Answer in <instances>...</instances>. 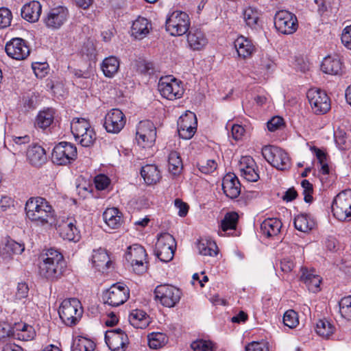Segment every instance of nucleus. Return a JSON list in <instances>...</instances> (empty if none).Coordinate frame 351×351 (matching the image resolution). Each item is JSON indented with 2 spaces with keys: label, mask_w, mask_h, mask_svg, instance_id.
<instances>
[{
  "label": "nucleus",
  "mask_w": 351,
  "mask_h": 351,
  "mask_svg": "<svg viewBox=\"0 0 351 351\" xmlns=\"http://www.w3.org/2000/svg\"><path fill=\"white\" fill-rule=\"evenodd\" d=\"M27 218L39 226L55 224V212L49 203L40 197H31L25 204Z\"/></svg>",
  "instance_id": "f257e3e1"
},
{
  "label": "nucleus",
  "mask_w": 351,
  "mask_h": 351,
  "mask_svg": "<svg viewBox=\"0 0 351 351\" xmlns=\"http://www.w3.org/2000/svg\"><path fill=\"white\" fill-rule=\"evenodd\" d=\"M58 313L60 318L66 325H75L83 313L81 302L75 298L65 299L59 307Z\"/></svg>",
  "instance_id": "f03ea898"
},
{
  "label": "nucleus",
  "mask_w": 351,
  "mask_h": 351,
  "mask_svg": "<svg viewBox=\"0 0 351 351\" xmlns=\"http://www.w3.org/2000/svg\"><path fill=\"white\" fill-rule=\"evenodd\" d=\"M191 25L189 15L180 10L170 13L165 21L166 31L173 36H181L185 34Z\"/></svg>",
  "instance_id": "7ed1b4c3"
},
{
  "label": "nucleus",
  "mask_w": 351,
  "mask_h": 351,
  "mask_svg": "<svg viewBox=\"0 0 351 351\" xmlns=\"http://www.w3.org/2000/svg\"><path fill=\"white\" fill-rule=\"evenodd\" d=\"M71 130L76 141L84 147L92 145L96 139L95 133L90 128L89 122L83 118L73 119L71 123Z\"/></svg>",
  "instance_id": "20e7f679"
},
{
  "label": "nucleus",
  "mask_w": 351,
  "mask_h": 351,
  "mask_svg": "<svg viewBox=\"0 0 351 351\" xmlns=\"http://www.w3.org/2000/svg\"><path fill=\"white\" fill-rule=\"evenodd\" d=\"M155 299L163 306L174 307L180 300L182 291L178 288L170 285H160L154 289Z\"/></svg>",
  "instance_id": "39448f33"
},
{
  "label": "nucleus",
  "mask_w": 351,
  "mask_h": 351,
  "mask_svg": "<svg viewBox=\"0 0 351 351\" xmlns=\"http://www.w3.org/2000/svg\"><path fill=\"white\" fill-rule=\"evenodd\" d=\"M262 155L269 164L278 169L286 170L291 166L288 154L280 147L265 146L262 149Z\"/></svg>",
  "instance_id": "423d86ee"
},
{
  "label": "nucleus",
  "mask_w": 351,
  "mask_h": 351,
  "mask_svg": "<svg viewBox=\"0 0 351 351\" xmlns=\"http://www.w3.org/2000/svg\"><path fill=\"white\" fill-rule=\"evenodd\" d=\"M158 89L163 97L169 100L180 99L184 91L182 82L171 75L160 77Z\"/></svg>",
  "instance_id": "0eeeda50"
},
{
  "label": "nucleus",
  "mask_w": 351,
  "mask_h": 351,
  "mask_svg": "<svg viewBox=\"0 0 351 351\" xmlns=\"http://www.w3.org/2000/svg\"><path fill=\"white\" fill-rule=\"evenodd\" d=\"M176 246L175 239L171 234L167 232L162 233L158 237L155 255L160 261L168 263L173 258Z\"/></svg>",
  "instance_id": "6e6552de"
},
{
  "label": "nucleus",
  "mask_w": 351,
  "mask_h": 351,
  "mask_svg": "<svg viewBox=\"0 0 351 351\" xmlns=\"http://www.w3.org/2000/svg\"><path fill=\"white\" fill-rule=\"evenodd\" d=\"M334 216L339 221L348 220L351 217V190L340 192L335 197L332 204Z\"/></svg>",
  "instance_id": "1a4fd4ad"
},
{
  "label": "nucleus",
  "mask_w": 351,
  "mask_h": 351,
  "mask_svg": "<svg viewBox=\"0 0 351 351\" xmlns=\"http://www.w3.org/2000/svg\"><path fill=\"white\" fill-rule=\"evenodd\" d=\"M36 335L34 328L25 323L15 324L12 328L9 325L0 326V338L13 337L22 341H29Z\"/></svg>",
  "instance_id": "9d476101"
},
{
  "label": "nucleus",
  "mask_w": 351,
  "mask_h": 351,
  "mask_svg": "<svg viewBox=\"0 0 351 351\" xmlns=\"http://www.w3.org/2000/svg\"><path fill=\"white\" fill-rule=\"evenodd\" d=\"M129 296V288L122 282H117L104 293L103 299L110 306H118L125 302Z\"/></svg>",
  "instance_id": "9b49d317"
},
{
  "label": "nucleus",
  "mask_w": 351,
  "mask_h": 351,
  "mask_svg": "<svg viewBox=\"0 0 351 351\" xmlns=\"http://www.w3.org/2000/svg\"><path fill=\"white\" fill-rule=\"evenodd\" d=\"M309 104L316 114H323L330 109V101L326 93L318 88H311L306 93Z\"/></svg>",
  "instance_id": "f8f14e48"
},
{
  "label": "nucleus",
  "mask_w": 351,
  "mask_h": 351,
  "mask_svg": "<svg viewBox=\"0 0 351 351\" xmlns=\"http://www.w3.org/2000/svg\"><path fill=\"white\" fill-rule=\"evenodd\" d=\"M77 157V149L72 144L61 142L53 149L51 160L58 165H64L74 160Z\"/></svg>",
  "instance_id": "ddd939ff"
},
{
  "label": "nucleus",
  "mask_w": 351,
  "mask_h": 351,
  "mask_svg": "<svg viewBox=\"0 0 351 351\" xmlns=\"http://www.w3.org/2000/svg\"><path fill=\"white\" fill-rule=\"evenodd\" d=\"M274 25L276 28L284 34L294 33L298 27L296 16L287 10H280L276 12Z\"/></svg>",
  "instance_id": "4468645a"
},
{
  "label": "nucleus",
  "mask_w": 351,
  "mask_h": 351,
  "mask_svg": "<svg viewBox=\"0 0 351 351\" xmlns=\"http://www.w3.org/2000/svg\"><path fill=\"white\" fill-rule=\"evenodd\" d=\"M156 128L154 124L148 120L141 121L136 129V139L143 147H149L155 142Z\"/></svg>",
  "instance_id": "2eb2a0df"
},
{
  "label": "nucleus",
  "mask_w": 351,
  "mask_h": 351,
  "mask_svg": "<svg viewBox=\"0 0 351 351\" xmlns=\"http://www.w3.org/2000/svg\"><path fill=\"white\" fill-rule=\"evenodd\" d=\"M197 118L195 113L189 112L182 115L178 121L179 136L184 139L191 138L197 130Z\"/></svg>",
  "instance_id": "dca6fc26"
},
{
  "label": "nucleus",
  "mask_w": 351,
  "mask_h": 351,
  "mask_svg": "<svg viewBox=\"0 0 351 351\" xmlns=\"http://www.w3.org/2000/svg\"><path fill=\"white\" fill-rule=\"evenodd\" d=\"M125 122L126 118L122 111L114 108L106 114L104 125L108 132L118 134L124 128Z\"/></svg>",
  "instance_id": "f3484780"
},
{
  "label": "nucleus",
  "mask_w": 351,
  "mask_h": 351,
  "mask_svg": "<svg viewBox=\"0 0 351 351\" xmlns=\"http://www.w3.org/2000/svg\"><path fill=\"white\" fill-rule=\"evenodd\" d=\"M7 55L15 60H25L29 55L30 50L25 40L14 38L5 47Z\"/></svg>",
  "instance_id": "a211bd4d"
},
{
  "label": "nucleus",
  "mask_w": 351,
  "mask_h": 351,
  "mask_svg": "<svg viewBox=\"0 0 351 351\" xmlns=\"http://www.w3.org/2000/svg\"><path fill=\"white\" fill-rule=\"evenodd\" d=\"M105 341L112 351H123L128 343V337L121 329H112L106 331Z\"/></svg>",
  "instance_id": "6ab92c4d"
},
{
  "label": "nucleus",
  "mask_w": 351,
  "mask_h": 351,
  "mask_svg": "<svg viewBox=\"0 0 351 351\" xmlns=\"http://www.w3.org/2000/svg\"><path fill=\"white\" fill-rule=\"evenodd\" d=\"M68 16V10L63 6H58L49 11L44 18V23L51 29H58L66 21Z\"/></svg>",
  "instance_id": "aec40b11"
},
{
  "label": "nucleus",
  "mask_w": 351,
  "mask_h": 351,
  "mask_svg": "<svg viewBox=\"0 0 351 351\" xmlns=\"http://www.w3.org/2000/svg\"><path fill=\"white\" fill-rule=\"evenodd\" d=\"M300 279L306 285L308 290L317 292L322 278L318 272L312 267L302 266Z\"/></svg>",
  "instance_id": "412c9836"
},
{
  "label": "nucleus",
  "mask_w": 351,
  "mask_h": 351,
  "mask_svg": "<svg viewBox=\"0 0 351 351\" xmlns=\"http://www.w3.org/2000/svg\"><path fill=\"white\" fill-rule=\"evenodd\" d=\"M222 189L226 195L231 199L237 198L241 193V184L234 173H227L222 180Z\"/></svg>",
  "instance_id": "4be33fe9"
},
{
  "label": "nucleus",
  "mask_w": 351,
  "mask_h": 351,
  "mask_svg": "<svg viewBox=\"0 0 351 351\" xmlns=\"http://www.w3.org/2000/svg\"><path fill=\"white\" fill-rule=\"evenodd\" d=\"M256 163L250 156H243L241 158L239 168L241 176L250 182H256L259 176L255 170Z\"/></svg>",
  "instance_id": "5701e85b"
},
{
  "label": "nucleus",
  "mask_w": 351,
  "mask_h": 351,
  "mask_svg": "<svg viewBox=\"0 0 351 351\" xmlns=\"http://www.w3.org/2000/svg\"><path fill=\"white\" fill-rule=\"evenodd\" d=\"M66 269V265H40L38 273L42 278L53 280L63 275Z\"/></svg>",
  "instance_id": "b1692460"
},
{
  "label": "nucleus",
  "mask_w": 351,
  "mask_h": 351,
  "mask_svg": "<svg viewBox=\"0 0 351 351\" xmlns=\"http://www.w3.org/2000/svg\"><path fill=\"white\" fill-rule=\"evenodd\" d=\"M147 252L139 244H134L127 248L125 254V260L130 263H147Z\"/></svg>",
  "instance_id": "393cba45"
},
{
  "label": "nucleus",
  "mask_w": 351,
  "mask_h": 351,
  "mask_svg": "<svg viewBox=\"0 0 351 351\" xmlns=\"http://www.w3.org/2000/svg\"><path fill=\"white\" fill-rule=\"evenodd\" d=\"M42 12L39 1H32L25 4L21 9V16L28 22L35 23L38 21Z\"/></svg>",
  "instance_id": "a878e982"
},
{
  "label": "nucleus",
  "mask_w": 351,
  "mask_h": 351,
  "mask_svg": "<svg viewBox=\"0 0 351 351\" xmlns=\"http://www.w3.org/2000/svg\"><path fill=\"white\" fill-rule=\"evenodd\" d=\"M76 221L67 219L58 225V230L63 239L77 241L79 239V231L75 226Z\"/></svg>",
  "instance_id": "bb28decb"
},
{
  "label": "nucleus",
  "mask_w": 351,
  "mask_h": 351,
  "mask_svg": "<svg viewBox=\"0 0 351 351\" xmlns=\"http://www.w3.org/2000/svg\"><path fill=\"white\" fill-rule=\"evenodd\" d=\"M25 250L23 244L12 239H8L0 251V256L5 261H9L14 255L21 254Z\"/></svg>",
  "instance_id": "cd10ccee"
},
{
  "label": "nucleus",
  "mask_w": 351,
  "mask_h": 351,
  "mask_svg": "<svg viewBox=\"0 0 351 351\" xmlns=\"http://www.w3.org/2000/svg\"><path fill=\"white\" fill-rule=\"evenodd\" d=\"M187 43L191 49L201 50L207 45L208 40L201 30L192 28L187 35Z\"/></svg>",
  "instance_id": "c85d7f7f"
},
{
  "label": "nucleus",
  "mask_w": 351,
  "mask_h": 351,
  "mask_svg": "<svg viewBox=\"0 0 351 351\" xmlns=\"http://www.w3.org/2000/svg\"><path fill=\"white\" fill-rule=\"evenodd\" d=\"M234 47L238 56L243 59L250 58L255 51V47L252 40L243 36L235 40Z\"/></svg>",
  "instance_id": "c756f323"
},
{
  "label": "nucleus",
  "mask_w": 351,
  "mask_h": 351,
  "mask_svg": "<svg viewBox=\"0 0 351 351\" xmlns=\"http://www.w3.org/2000/svg\"><path fill=\"white\" fill-rule=\"evenodd\" d=\"M150 29L151 24L147 19L138 17L132 23L131 34L136 39L141 40L149 33Z\"/></svg>",
  "instance_id": "7c9ffc66"
},
{
  "label": "nucleus",
  "mask_w": 351,
  "mask_h": 351,
  "mask_svg": "<svg viewBox=\"0 0 351 351\" xmlns=\"http://www.w3.org/2000/svg\"><path fill=\"white\" fill-rule=\"evenodd\" d=\"M27 158L30 164L36 167L42 165L47 160L45 149L38 145H33L29 147Z\"/></svg>",
  "instance_id": "2f4dec72"
},
{
  "label": "nucleus",
  "mask_w": 351,
  "mask_h": 351,
  "mask_svg": "<svg viewBox=\"0 0 351 351\" xmlns=\"http://www.w3.org/2000/svg\"><path fill=\"white\" fill-rule=\"evenodd\" d=\"M141 175L147 184H155L161 179L160 171L155 165H146L141 168Z\"/></svg>",
  "instance_id": "473e14b6"
},
{
  "label": "nucleus",
  "mask_w": 351,
  "mask_h": 351,
  "mask_svg": "<svg viewBox=\"0 0 351 351\" xmlns=\"http://www.w3.org/2000/svg\"><path fill=\"white\" fill-rule=\"evenodd\" d=\"M282 222L276 218H268L261 224V230L267 237L276 236L280 232Z\"/></svg>",
  "instance_id": "72a5a7b5"
},
{
  "label": "nucleus",
  "mask_w": 351,
  "mask_h": 351,
  "mask_svg": "<svg viewBox=\"0 0 351 351\" xmlns=\"http://www.w3.org/2000/svg\"><path fill=\"white\" fill-rule=\"evenodd\" d=\"M321 69L325 73L337 75L341 70V62L337 56H328L324 58Z\"/></svg>",
  "instance_id": "f704fd0d"
},
{
  "label": "nucleus",
  "mask_w": 351,
  "mask_h": 351,
  "mask_svg": "<svg viewBox=\"0 0 351 351\" xmlns=\"http://www.w3.org/2000/svg\"><path fill=\"white\" fill-rule=\"evenodd\" d=\"M130 324L136 328H145L150 323V318L142 310H133L129 315Z\"/></svg>",
  "instance_id": "c9c22d12"
},
{
  "label": "nucleus",
  "mask_w": 351,
  "mask_h": 351,
  "mask_svg": "<svg viewBox=\"0 0 351 351\" xmlns=\"http://www.w3.org/2000/svg\"><path fill=\"white\" fill-rule=\"evenodd\" d=\"M106 223L112 229L118 228L122 223V216L116 208H107L103 214Z\"/></svg>",
  "instance_id": "e433bc0d"
},
{
  "label": "nucleus",
  "mask_w": 351,
  "mask_h": 351,
  "mask_svg": "<svg viewBox=\"0 0 351 351\" xmlns=\"http://www.w3.org/2000/svg\"><path fill=\"white\" fill-rule=\"evenodd\" d=\"M197 247L199 253L205 256H215L219 253V249L215 242L210 240H200Z\"/></svg>",
  "instance_id": "4c0bfd02"
},
{
  "label": "nucleus",
  "mask_w": 351,
  "mask_h": 351,
  "mask_svg": "<svg viewBox=\"0 0 351 351\" xmlns=\"http://www.w3.org/2000/svg\"><path fill=\"white\" fill-rule=\"evenodd\" d=\"M101 67L106 77H112L119 69V61L116 57L110 56L103 60Z\"/></svg>",
  "instance_id": "58836bf2"
},
{
  "label": "nucleus",
  "mask_w": 351,
  "mask_h": 351,
  "mask_svg": "<svg viewBox=\"0 0 351 351\" xmlns=\"http://www.w3.org/2000/svg\"><path fill=\"white\" fill-rule=\"evenodd\" d=\"M295 228L301 232H307L315 226V221L307 215H299L294 219Z\"/></svg>",
  "instance_id": "ea45409f"
},
{
  "label": "nucleus",
  "mask_w": 351,
  "mask_h": 351,
  "mask_svg": "<svg viewBox=\"0 0 351 351\" xmlns=\"http://www.w3.org/2000/svg\"><path fill=\"white\" fill-rule=\"evenodd\" d=\"M169 171V172L176 176L179 175L183 168V164L180 155L176 151H172L169 154L168 157Z\"/></svg>",
  "instance_id": "a19ab883"
},
{
  "label": "nucleus",
  "mask_w": 351,
  "mask_h": 351,
  "mask_svg": "<svg viewBox=\"0 0 351 351\" xmlns=\"http://www.w3.org/2000/svg\"><path fill=\"white\" fill-rule=\"evenodd\" d=\"M335 330V326L326 319H319L316 324V333L323 338L328 339Z\"/></svg>",
  "instance_id": "79ce46f5"
},
{
  "label": "nucleus",
  "mask_w": 351,
  "mask_h": 351,
  "mask_svg": "<svg viewBox=\"0 0 351 351\" xmlns=\"http://www.w3.org/2000/svg\"><path fill=\"white\" fill-rule=\"evenodd\" d=\"M148 345L152 349H158L168 342L167 336L162 332H152L147 336Z\"/></svg>",
  "instance_id": "37998d69"
},
{
  "label": "nucleus",
  "mask_w": 351,
  "mask_h": 351,
  "mask_svg": "<svg viewBox=\"0 0 351 351\" xmlns=\"http://www.w3.org/2000/svg\"><path fill=\"white\" fill-rule=\"evenodd\" d=\"M40 258L44 263H60L64 260V256L58 250L50 248L43 252Z\"/></svg>",
  "instance_id": "c03bdc74"
},
{
  "label": "nucleus",
  "mask_w": 351,
  "mask_h": 351,
  "mask_svg": "<svg viewBox=\"0 0 351 351\" xmlns=\"http://www.w3.org/2000/svg\"><path fill=\"white\" fill-rule=\"evenodd\" d=\"M95 343L91 340L78 337L73 343L71 351H93L95 350Z\"/></svg>",
  "instance_id": "a18cd8bd"
},
{
  "label": "nucleus",
  "mask_w": 351,
  "mask_h": 351,
  "mask_svg": "<svg viewBox=\"0 0 351 351\" xmlns=\"http://www.w3.org/2000/svg\"><path fill=\"white\" fill-rule=\"evenodd\" d=\"M53 120V110L47 109L40 112L36 118V125L38 128L45 129L49 127Z\"/></svg>",
  "instance_id": "49530a36"
},
{
  "label": "nucleus",
  "mask_w": 351,
  "mask_h": 351,
  "mask_svg": "<svg viewBox=\"0 0 351 351\" xmlns=\"http://www.w3.org/2000/svg\"><path fill=\"white\" fill-rule=\"evenodd\" d=\"M239 216L234 212L226 213L221 221V230L226 232L229 230H235L238 221Z\"/></svg>",
  "instance_id": "de8ad7c7"
},
{
  "label": "nucleus",
  "mask_w": 351,
  "mask_h": 351,
  "mask_svg": "<svg viewBox=\"0 0 351 351\" xmlns=\"http://www.w3.org/2000/svg\"><path fill=\"white\" fill-rule=\"evenodd\" d=\"M191 348L193 351H215L217 349L215 343L204 339H197L193 341Z\"/></svg>",
  "instance_id": "09e8293b"
},
{
  "label": "nucleus",
  "mask_w": 351,
  "mask_h": 351,
  "mask_svg": "<svg viewBox=\"0 0 351 351\" xmlns=\"http://www.w3.org/2000/svg\"><path fill=\"white\" fill-rule=\"evenodd\" d=\"M243 19L248 26L253 27L257 24L259 13L256 9L248 7L243 11Z\"/></svg>",
  "instance_id": "8fccbe9b"
},
{
  "label": "nucleus",
  "mask_w": 351,
  "mask_h": 351,
  "mask_svg": "<svg viewBox=\"0 0 351 351\" xmlns=\"http://www.w3.org/2000/svg\"><path fill=\"white\" fill-rule=\"evenodd\" d=\"M339 305L341 316L347 320H351V295L342 298Z\"/></svg>",
  "instance_id": "3c124183"
},
{
  "label": "nucleus",
  "mask_w": 351,
  "mask_h": 351,
  "mask_svg": "<svg viewBox=\"0 0 351 351\" xmlns=\"http://www.w3.org/2000/svg\"><path fill=\"white\" fill-rule=\"evenodd\" d=\"M335 142L341 149H347L351 146V141L348 139L346 133L342 130H337L335 133Z\"/></svg>",
  "instance_id": "603ef678"
},
{
  "label": "nucleus",
  "mask_w": 351,
  "mask_h": 351,
  "mask_svg": "<svg viewBox=\"0 0 351 351\" xmlns=\"http://www.w3.org/2000/svg\"><path fill=\"white\" fill-rule=\"evenodd\" d=\"M91 260L92 263H97L99 262L112 263V262L107 251L105 249L101 247L93 250Z\"/></svg>",
  "instance_id": "864d4df0"
},
{
  "label": "nucleus",
  "mask_w": 351,
  "mask_h": 351,
  "mask_svg": "<svg viewBox=\"0 0 351 351\" xmlns=\"http://www.w3.org/2000/svg\"><path fill=\"white\" fill-rule=\"evenodd\" d=\"M283 323L290 328L296 327L299 324L298 313L293 310L287 311L283 316Z\"/></svg>",
  "instance_id": "5fc2aeb1"
},
{
  "label": "nucleus",
  "mask_w": 351,
  "mask_h": 351,
  "mask_svg": "<svg viewBox=\"0 0 351 351\" xmlns=\"http://www.w3.org/2000/svg\"><path fill=\"white\" fill-rule=\"evenodd\" d=\"M199 170L204 173H210L217 167L215 160H207L199 162L197 165Z\"/></svg>",
  "instance_id": "6e6d98bb"
},
{
  "label": "nucleus",
  "mask_w": 351,
  "mask_h": 351,
  "mask_svg": "<svg viewBox=\"0 0 351 351\" xmlns=\"http://www.w3.org/2000/svg\"><path fill=\"white\" fill-rule=\"evenodd\" d=\"M12 21V13L10 10L5 8H0V29L8 27Z\"/></svg>",
  "instance_id": "4d7b16f0"
},
{
  "label": "nucleus",
  "mask_w": 351,
  "mask_h": 351,
  "mask_svg": "<svg viewBox=\"0 0 351 351\" xmlns=\"http://www.w3.org/2000/svg\"><path fill=\"white\" fill-rule=\"evenodd\" d=\"M29 286L25 282H20L17 284L15 292V300H21L26 298L29 293Z\"/></svg>",
  "instance_id": "13d9d810"
},
{
  "label": "nucleus",
  "mask_w": 351,
  "mask_h": 351,
  "mask_svg": "<svg viewBox=\"0 0 351 351\" xmlns=\"http://www.w3.org/2000/svg\"><path fill=\"white\" fill-rule=\"evenodd\" d=\"M245 351H269L267 341H252L245 346Z\"/></svg>",
  "instance_id": "bf43d9fd"
},
{
  "label": "nucleus",
  "mask_w": 351,
  "mask_h": 351,
  "mask_svg": "<svg viewBox=\"0 0 351 351\" xmlns=\"http://www.w3.org/2000/svg\"><path fill=\"white\" fill-rule=\"evenodd\" d=\"M259 69L264 71H269L273 69L275 64L274 62L267 55H263L257 62Z\"/></svg>",
  "instance_id": "052dcab7"
},
{
  "label": "nucleus",
  "mask_w": 351,
  "mask_h": 351,
  "mask_svg": "<svg viewBox=\"0 0 351 351\" xmlns=\"http://www.w3.org/2000/svg\"><path fill=\"white\" fill-rule=\"evenodd\" d=\"M95 187L98 190H104L110 184V179L104 174H99L95 176Z\"/></svg>",
  "instance_id": "680f3d73"
},
{
  "label": "nucleus",
  "mask_w": 351,
  "mask_h": 351,
  "mask_svg": "<svg viewBox=\"0 0 351 351\" xmlns=\"http://www.w3.org/2000/svg\"><path fill=\"white\" fill-rule=\"evenodd\" d=\"M341 43L345 47L351 50V25L346 27L341 34Z\"/></svg>",
  "instance_id": "e2e57ef3"
},
{
  "label": "nucleus",
  "mask_w": 351,
  "mask_h": 351,
  "mask_svg": "<svg viewBox=\"0 0 351 351\" xmlns=\"http://www.w3.org/2000/svg\"><path fill=\"white\" fill-rule=\"evenodd\" d=\"M301 184L303 188L304 201L306 202H311L313 199V197L311 195L313 193V185L307 180H304Z\"/></svg>",
  "instance_id": "0e129e2a"
},
{
  "label": "nucleus",
  "mask_w": 351,
  "mask_h": 351,
  "mask_svg": "<svg viewBox=\"0 0 351 351\" xmlns=\"http://www.w3.org/2000/svg\"><path fill=\"white\" fill-rule=\"evenodd\" d=\"M283 125V119L280 117H274L267 122V128L271 132L280 129Z\"/></svg>",
  "instance_id": "69168bd1"
},
{
  "label": "nucleus",
  "mask_w": 351,
  "mask_h": 351,
  "mask_svg": "<svg viewBox=\"0 0 351 351\" xmlns=\"http://www.w3.org/2000/svg\"><path fill=\"white\" fill-rule=\"evenodd\" d=\"M175 206L179 210L178 215L180 217H184L188 213L189 206L181 199H176L175 200Z\"/></svg>",
  "instance_id": "338daca9"
},
{
  "label": "nucleus",
  "mask_w": 351,
  "mask_h": 351,
  "mask_svg": "<svg viewBox=\"0 0 351 351\" xmlns=\"http://www.w3.org/2000/svg\"><path fill=\"white\" fill-rule=\"evenodd\" d=\"M245 134V129L240 125H233L232 126V136L236 140H240Z\"/></svg>",
  "instance_id": "774afa93"
}]
</instances>
